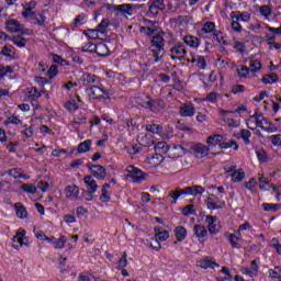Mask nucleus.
<instances>
[{
  "label": "nucleus",
  "mask_w": 281,
  "mask_h": 281,
  "mask_svg": "<svg viewBox=\"0 0 281 281\" xmlns=\"http://www.w3.org/2000/svg\"><path fill=\"white\" fill-rule=\"evenodd\" d=\"M193 150L198 157H207V155H210V148L203 144L194 145Z\"/></svg>",
  "instance_id": "obj_25"
},
{
  "label": "nucleus",
  "mask_w": 281,
  "mask_h": 281,
  "mask_svg": "<svg viewBox=\"0 0 281 281\" xmlns=\"http://www.w3.org/2000/svg\"><path fill=\"white\" fill-rule=\"evenodd\" d=\"M173 232L178 243H181L188 238V229H186L183 226H177Z\"/></svg>",
  "instance_id": "obj_21"
},
{
  "label": "nucleus",
  "mask_w": 281,
  "mask_h": 281,
  "mask_svg": "<svg viewBox=\"0 0 281 281\" xmlns=\"http://www.w3.org/2000/svg\"><path fill=\"white\" fill-rule=\"evenodd\" d=\"M95 54H98V56H109V46H106L103 42L97 44L95 48H94Z\"/></svg>",
  "instance_id": "obj_33"
},
{
  "label": "nucleus",
  "mask_w": 281,
  "mask_h": 281,
  "mask_svg": "<svg viewBox=\"0 0 281 281\" xmlns=\"http://www.w3.org/2000/svg\"><path fill=\"white\" fill-rule=\"evenodd\" d=\"M262 207L265 212H278L280 210L281 204H269V203H263Z\"/></svg>",
  "instance_id": "obj_52"
},
{
  "label": "nucleus",
  "mask_w": 281,
  "mask_h": 281,
  "mask_svg": "<svg viewBox=\"0 0 281 281\" xmlns=\"http://www.w3.org/2000/svg\"><path fill=\"white\" fill-rule=\"evenodd\" d=\"M166 40L156 34L151 37L150 41V52L155 63H161V59L166 55Z\"/></svg>",
  "instance_id": "obj_2"
},
{
  "label": "nucleus",
  "mask_w": 281,
  "mask_h": 281,
  "mask_svg": "<svg viewBox=\"0 0 281 281\" xmlns=\"http://www.w3.org/2000/svg\"><path fill=\"white\" fill-rule=\"evenodd\" d=\"M8 74H14V68L12 66L0 65V80L5 78Z\"/></svg>",
  "instance_id": "obj_43"
},
{
  "label": "nucleus",
  "mask_w": 281,
  "mask_h": 281,
  "mask_svg": "<svg viewBox=\"0 0 281 281\" xmlns=\"http://www.w3.org/2000/svg\"><path fill=\"white\" fill-rule=\"evenodd\" d=\"M5 29L8 30V32L16 34L19 32H23V24H21V22H19L18 20L11 19L5 22Z\"/></svg>",
  "instance_id": "obj_9"
},
{
  "label": "nucleus",
  "mask_w": 281,
  "mask_h": 281,
  "mask_svg": "<svg viewBox=\"0 0 281 281\" xmlns=\"http://www.w3.org/2000/svg\"><path fill=\"white\" fill-rule=\"evenodd\" d=\"M31 21H36L37 25H43L45 23V16L43 15V13L34 12Z\"/></svg>",
  "instance_id": "obj_54"
},
{
  "label": "nucleus",
  "mask_w": 281,
  "mask_h": 281,
  "mask_svg": "<svg viewBox=\"0 0 281 281\" xmlns=\"http://www.w3.org/2000/svg\"><path fill=\"white\" fill-rule=\"evenodd\" d=\"M183 41L187 45H189V47H193L194 49H196V47H199V45H201V40H199V37H194L192 35H186L183 37Z\"/></svg>",
  "instance_id": "obj_27"
},
{
  "label": "nucleus",
  "mask_w": 281,
  "mask_h": 281,
  "mask_svg": "<svg viewBox=\"0 0 281 281\" xmlns=\"http://www.w3.org/2000/svg\"><path fill=\"white\" fill-rule=\"evenodd\" d=\"M162 161L164 156L160 154H155L154 156L147 158V164H149L151 168H157V166H161Z\"/></svg>",
  "instance_id": "obj_24"
},
{
  "label": "nucleus",
  "mask_w": 281,
  "mask_h": 281,
  "mask_svg": "<svg viewBox=\"0 0 281 281\" xmlns=\"http://www.w3.org/2000/svg\"><path fill=\"white\" fill-rule=\"evenodd\" d=\"M66 199H78L80 194V188L76 184H70L65 188Z\"/></svg>",
  "instance_id": "obj_14"
},
{
  "label": "nucleus",
  "mask_w": 281,
  "mask_h": 281,
  "mask_svg": "<svg viewBox=\"0 0 281 281\" xmlns=\"http://www.w3.org/2000/svg\"><path fill=\"white\" fill-rule=\"evenodd\" d=\"M97 44L93 42H88L83 47H81V52H95Z\"/></svg>",
  "instance_id": "obj_63"
},
{
  "label": "nucleus",
  "mask_w": 281,
  "mask_h": 281,
  "mask_svg": "<svg viewBox=\"0 0 281 281\" xmlns=\"http://www.w3.org/2000/svg\"><path fill=\"white\" fill-rule=\"evenodd\" d=\"M151 101L153 98H150V95L148 94H140L135 98L136 104H138V106H142L143 109H150Z\"/></svg>",
  "instance_id": "obj_13"
},
{
  "label": "nucleus",
  "mask_w": 281,
  "mask_h": 281,
  "mask_svg": "<svg viewBox=\"0 0 281 281\" xmlns=\"http://www.w3.org/2000/svg\"><path fill=\"white\" fill-rule=\"evenodd\" d=\"M87 92L89 93L90 98H93V100H102V98L106 95V91L98 86L87 88Z\"/></svg>",
  "instance_id": "obj_10"
},
{
  "label": "nucleus",
  "mask_w": 281,
  "mask_h": 281,
  "mask_svg": "<svg viewBox=\"0 0 281 281\" xmlns=\"http://www.w3.org/2000/svg\"><path fill=\"white\" fill-rule=\"evenodd\" d=\"M8 175L9 177H13V179H30V177L23 175V169L21 168L9 169Z\"/></svg>",
  "instance_id": "obj_30"
},
{
  "label": "nucleus",
  "mask_w": 281,
  "mask_h": 281,
  "mask_svg": "<svg viewBox=\"0 0 281 281\" xmlns=\"http://www.w3.org/2000/svg\"><path fill=\"white\" fill-rule=\"evenodd\" d=\"M233 183H240L245 179V170L237 169L231 175Z\"/></svg>",
  "instance_id": "obj_31"
},
{
  "label": "nucleus",
  "mask_w": 281,
  "mask_h": 281,
  "mask_svg": "<svg viewBox=\"0 0 281 281\" xmlns=\"http://www.w3.org/2000/svg\"><path fill=\"white\" fill-rule=\"evenodd\" d=\"M21 190H23V192H27V194H36L37 192L36 186L32 183H23L21 186Z\"/></svg>",
  "instance_id": "obj_42"
},
{
  "label": "nucleus",
  "mask_w": 281,
  "mask_h": 281,
  "mask_svg": "<svg viewBox=\"0 0 281 281\" xmlns=\"http://www.w3.org/2000/svg\"><path fill=\"white\" fill-rule=\"evenodd\" d=\"M79 82H83V85H98V78L95 75L89 72H82L79 77Z\"/></svg>",
  "instance_id": "obj_16"
},
{
  "label": "nucleus",
  "mask_w": 281,
  "mask_h": 281,
  "mask_svg": "<svg viewBox=\"0 0 281 281\" xmlns=\"http://www.w3.org/2000/svg\"><path fill=\"white\" fill-rule=\"evenodd\" d=\"M14 207L18 218H25L27 216V209H25L21 202L15 203Z\"/></svg>",
  "instance_id": "obj_34"
},
{
  "label": "nucleus",
  "mask_w": 281,
  "mask_h": 281,
  "mask_svg": "<svg viewBox=\"0 0 281 281\" xmlns=\"http://www.w3.org/2000/svg\"><path fill=\"white\" fill-rule=\"evenodd\" d=\"M128 255L126 252H123L122 257L120 258V260L117 261V269H125V267L128 266V259H127Z\"/></svg>",
  "instance_id": "obj_51"
},
{
  "label": "nucleus",
  "mask_w": 281,
  "mask_h": 281,
  "mask_svg": "<svg viewBox=\"0 0 281 281\" xmlns=\"http://www.w3.org/2000/svg\"><path fill=\"white\" fill-rule=\"evenodd\" d=\"M169 157L179 158L183 157L186 155L184 149L181 147V145H175L173 147H170L168 149Z\"/></svg>",
  "instance_id": "obj_20"
},
{
  "label": "nucleus",
  "mask_w": 281,
  "mask_h": 281,
  "mask_svg": "<svg viewBox=\"0 0 281 281\" xmlns=\"http://www.w3.org/2000/svg\"><path fill=\"white\" fill-rule=\"evenodd\" d=\"M158 27L157 25H150V26H142L140 32H145L147 36H153L155 32H157Z\"/></svg>",
  "instance_id": "obj_55"
},
{
  "label": "nucleus",
  "mask_w": 281,
  "mask_h": 281,
  "mask_svg": "<svg viewBox=\"0 0 281 281\" xmlns=\"http://www.w3.org/2000/svg\"><path fill=\"white\" fill-rule=\"evenodd\" d=\"M220 95L218 92H211L205 97V101L214 103L218 100Z\"/></svg>",
  "instance_id": "obj_61"
},
{
  "label": "nucleus",
  "mask_w": 281,
  "mask_h": 281,
  "mask_svg": "<svg viewBox=\"0 0 281 281\" xmlns=\"http://www.w3.org/2000/svg\"><path fill=\"white\" fill-rule=\"evenodd\" d=\"M270 140L274 146H281V134L271 135Z\"/></svg>",
  "instance_id": "obj_64"
},
{
  "label": "nucleus",
  "mask_w": 281,
  "mask_h": 281,
  "mask_svg": "<svg viewBox=\"0 0 281 281\" xmlns=\"http://www.w3.org/2000/svg\"><path fill=\"white\" fill-rule=\"evenodd\" d=\"M262 69V64L258 59H250L248 70L250 74H256Z\"/></svg>",
  "instance_id": "obj_35"
},
{
  "label": "nucleus",
  "mask_w": 281,
  "mask_h": 281,
  "mask_svg": "<svg viewBox=\"0 0 281 281\" xmlns=\"http://www.w3.org/2000/svg\"><path fill=\"white\" fill-rule=\"evenodd\" d=\"M237 74L240 76V78H247V76H249L250 71H249V67L247 66H240L237 69Z\"/></svg>",
  "instance_id": "obj_59"
},
{
  "label": "nucleus",
  "mask_w": 281,
  "mask_h": 281,
  "mask_svg": "<svg viewBox=\"0 0 281 281\" xmlns=\"http://www.w3.org/2000/svg\"><path fill=\"white\" fill-rule=\"evenodd\" d=\"M83 182L87 186L88 192H90V194H95V192L98 191V183L95 182V180L93 179V177L91 176H86L83 178Z\"/></svg>",
  "instance_id": "obj_17"
},
{
  "label": "nucleus",
  "mask_w": 281,
  "mask_h": 281,
  "mask_svg": "<svg viewBox=\"0 0 281 281\" xmlns=\"http://www.w3.org/2000/svg\"><path fill=\"white\" fill-rule=\"evenodd\" d=\"M232 146H235L234 150H238V143H236L233 139H229V140H226V142H222L220 144V148H222V149L232 148Z\"/></svg>",
  "instance_id": "obj_46"
},
{
  "label": "nucleus",
  "mask_w": 281,
  "mask_h": 281,
  "mask_svg": "<svg viewBox=\"0 0 281 281\" xmlns=\"http://www.w3.org/2000/svg\"><path fill=\"white\" fill-rule=\"evenodd\" d=\"M87 168L92 172L93 177L99 181L106 179V169L102 165H87Z\"/></svg>",
  "instance_id": "obj_6"
},
{
  "label": "nucleus",
  "mask_w": 281,
  "mask_h": 281,
  "mask_svg": "<svg viewBox=\"0 0 281 281\" xmlns=\"http://www.w3.org/2000/svg\"><path fill=\"white\" fill-rule=\"evenodd\" d=\"M162 128L164 127H161V125H159V124L146 125L147 133H153L154 135H159V133H161Z\"/></svg>",
  "instance_id": "obj_39"
},
{
  "label": "nucleus",
  "mask_w": 281,
  "mask_h": 281,
  "mask_svg": "<svg viewBox=\"0 0 281 281\" xmlns=\"http://www.w3.org/2000/svg\"><path fill=\"white\" fill-rule=\"evenodd\" d=\"M199 267H201L202 269H214V267H218V263L214 261V258L206 257L203 260L199 261Z\"/></svg>",
  "instance_id": "obj_19"
},
{
  "label": "nucleus",
  "mask_w": 281,
  "mask_h": 281,
  "mask_svg": "<svg viewBox=\"0 0 281 281\" xmlns=\"http://www.w3.org/2000/svg\"><path fill=\"white\" fill-rule=\"evenodd\" d=\"M127 155H139L142 153V147L137 145H127L125 146Z\"/></svg>",
  "instance_id": "obj_44"
},
{
  "label": "nucleus",
  "mask_w": 281,
  "mask_h": 281,
  "mask_svg": "<svg viewBox=\"0 0 281 281\" xmlns=\"http://www.w3.org/2000/svg\"><path fill=\"white\" fill-rule=\"evenodd\" d=\"M187 54L188 50L186 49V45H183V43H178L169 49L171 60H184Z\"/></svg>",
  "instance_id": "obj_3"
},
{
  "label": "nucleus",
  "mask_w": 281,
  "mask_h": 281,
  "mask_svg": "<svg viewBox=\"0 0 281 281\" xmlns=\"http://www.w3.org/2000/svg\"><path fill=\"white\" fill-rule=\"evenodd\" d=\"M155 236H156V240H158V243H166V239L170 238V233H168V231H166V229L156 227Z\"/></svg>",
  "instance_id": "obj_22"
},
{
  "label": "nucleus",
  "mask_w": 281,
  "mask_h": 281,
  "mask_svg": "<svg viewBox=\"0 0 281 281\" xmlns=\"http://www.w3.org/2000/svg\"><path fill=\"white\" fill-rule=\"evenodd\" d=\"M203 192H205V189L202 186L189 187V196H198V194H203Z\"/></svg>",
  "instance_id": "obj_37"
},
{
  "label": "nucleus",
  "mask_w": 281,
  "mask_h": 281,
  "mask_svg": "<svg viewBox=\"0 0 281 281\" xmlns=\"http://www.w3.org/2000/svg\"><path fill=\"white\" fill-rule=\"evenodd\" d=\"M234 113L232 110H220V115L222 121L227 124L228 128H238L240 124L234 119L227 117L229 114Z\"/></svg>",
  "instance_id": "obj_7"
},
{
  "label": "nucleus",
  "mask_w": 281,
  "mask_h": 281,
  "mask_svg": "<svg viewBox=\"0 0 281 281\" xmlns=\"http://www.w3.org/2000/svg\"><path fill=\"white\" fill-rule=\"evenodd\" d=\"M261 81L265 85H273V82H278V75L276 74H270V75H266L262 77Z\"/></svg>",
  "instance_id": "obj_40"
},
{
  "label": "nucleus",
  "mask_w": 281,
  "mask_h": 281,
  "mask_svg": "<svg viewBox=\"0 0 281 281\" xmlns=\"http://www.w3.org/2000/svg\"><path fill=\"white\" fill-rule=\"evenodd\" d=\"M206 207L207 210H223L225 207V202H214V199L209 198L206 200Z\"/></svg>",
  "instance_id": "obj_29"
},
{
  "label": "nucleus",
  "mask_w": 281,
  "mask_h": 281,
  "mask_svg": "<svg viewBox=\"0 0 281 281\" xmlns=\"http://www.w3.org/2000/svg\"><path fill=\"white\" fill-rule=\"evenodd\" d=\"M46 76L52 80L58 76V66L52 65L48 70H46Z\"/></svg>",
  "instance_id": "obj_49"
},
{
  "label": "nucleus",
  "mask_w": 281,
  "mask_h": 281,
  "mask_svg": "<svg viewBox=\"0 0 281 281\" xmlns=\"http://www.w3.org/2000/svg\"><path fill=\"white\" fill-rule=\"evenodd\" d=\"M126 172H128L126 178L132 179L133 183H139L146 179L144 171L133 165L126 167Z\"/></svg>",
  "instance_id": "obj_4"
},
{
  "label": "nucleus",
  "mask_w": 281,
  "mask_h": 281,
  "mask_svg": "<svg viewBox=\"0 0 281 281\" xmlns=\"http://www.w3.org/2000/svg\"><path fill=\"white\" fill-rule=\"evenodd\" d=\"M245 86L244 85H239V83H237V85H234V86H232L231 87V93H234V94H236V93H245Z\"/></svg>",
  "instance_id": "obj_57"
},
{
  "label": "nucleus",
  "mask_w": 281,
  "mask_h": 281,
  "mask_svg": "<svg viewBox=\"0 0 281 281\" xmlns=\"http://www.w3.org/2000/svg\"><path fill=\"white\" fill-rule=\"evenodd\" d=\"M193 234L196 238H205V236H207V228L201 224H195L193 226Z\"/></svg>",
  "instance_id": "obj_28"
},
{
  "label": "nucleus",
  "mask_w": 281,
  "mask_h": 281,
  "mask_svg": "<svg viewBox=\"0 0 281 281\" xmlns=\"http://www.w3.org/2000/svg\"><path fill=\"white\" fill-rule=\"evenodd\" d=\"M240 137L246 146H249V144H251V140H249V138L251 137V133L249 132V130H241Z\"/></svg>",
  "instance_id": "obj_48"
},
{
  "label": "nucleus",
  "mask_w": 281,
  "mask_h": 281,
  "mask_svg": "<svg viewBox=\"0 0 281 281\" xmlns=\"http://www.w3.org/2000/svg\"><path fill=\"white\" fill-rule=\"evenodd\" d=\"M40 97H41V92H38V89L32 88L29 91L27 100H29V102H36Z\"/></svg>",
  "instance_id": "obj_38"
},
{
  "label": "nucleus",
  "mask_w": 281,
  "mask_h": 281,
  "mask_svg": "<svg viewBox=\"0 0 281 281\" xmlns=\"http://www.w3.org/2000/svg\"><path fill=\"white\" fill-rule=\"evenodd\" d=\"M218 217L214 215H206L205 223H207L209 234L216 235L221 232V226L216 224Z\"/></svg>",
  "instance_id": "obj_8"
},
{
  "label": "nucleus",
  "mask_w": 281,
  "mask_h": 281,
  "mask_svg": "<svg viewBox=\"0 0 281 281\" xmlns=\"http://www.w3.org/2000/svg\"><path fill=\"white\" fill-rule=\"evenodd\" d=\"M215 29L216 24H214V22H206L202 27V32H204V34H211V32H214Z\"/></svg>",
  "instance_id": "obj_53"
},
{
  "label": "nucleus",
  "mask_w": 281,
  "mask_h": 281,
  "mask_svg": "<svg viewBox=\"0 0 281 281\" xmlns=\"http://www.w3.org/2000/svg\"><path fill=\"white\" fill-rule=\"evenodd\" d=\"M12 46H4L0 52L1 56H5L7 58H12Z\"/></svg>",
  "instance_id": "obj_62"
},
{
  "label": "nucleus",
  "mask_w": 281,
  "mask_h": 281,
  "mask_svg": "<svg viewBox=\"0 0 281 281\" xmlns=\"http://www.w3.org/2000/svg\"><path fill=\"white\" fill-rule=\"evenodd\" d=\"M181 212H182L183 216H190V215L194 214V204H188V205L183 206Z\"/></svg>",
  "instance_id": "obj_56"
},
{
  "label": "nucleus",
  "mask_w": 281,
  "mask_h": 281,
  "mask_svg": "<svg viewBox=\"0 0 281 281\" xmlns=\"http://www.w3.org/2000/svg\"><path fill=\"white\" fill-rule=\"evenodd\" d=\"M66 243H67V238L65 236H60L55 241V249H63Z\"/></svg>",
  "instance_id": "obj_60"
},
{
  "label": "nucleus",
  "mask_w": 281,
  "mask_h": 281,
  "mask_svg": "<svg viewBox=\"0 0 281 281\" xmlns=\"http://www.w3.org/2000/svg\"><path fill=\"white\" fill-rule=\"evenodd\" d=\"M162 10H166V4L164 3V0H154L149 4V12L150 14H154V16H157L159 12H162Z\"/></svg>",
  "instance_id": "obj_11"
},
{
  "label": "nucleus",
  "mask_w": 281,
  "mask_h": 281,
  "mask_svg": "<svg viewBox=\"0 0 281 281\" xmlns=\"http://www.w3.org/2000/svg\"><path fill=\"white\" fill-rule=\"evenodd\" d=\"M165 106H166V104L164 103V101L161 99H156V100L151 99L149 110H151L153 113H159V111H164Z\"/></svg>",
  "instance_id": "obj_23"
},
{
  "label": "nucleus",
  "mask_w": 281,
  "mask_h": 281,
  "mask_svg": "<svg viewBox=\"0 0 281 281\" xmlns=\"http://www.w3.org/2000/svg\"><path fill=\"white\" fill-rule=\"evenodd\" d=\"M221 142H223V136L221 134L209 136L206 139L209 146H216L217 144L221 145Z\"/></svg>",
  "instance_id": "obj_36"
},
{
  "label": "nucleus",
  "mask_w": 281,
  "mask_h": 281,
  "mask_svg": "<svg viewBox=\"0 0 281 281\" xmlns=\"http://www.w3.org/2000/svg\"><path fill=\"white\" fill-rule=\"evenodd\" d=\"M231 27L234 32L240 33L243 32V26L240 25V22L237 19H234L231 23Z\"/></svg>",
  "instance_id": "obj_58"
},
{
  "label": "nucleus",
  "mask_w": 281,
  "mask_h": 281,
  "mask_svg": "<svg viewBox=\"0 0 281 281\" xmlns=\"http://www.w3.org/2000/svg\"><path fill=\"white\" fill-rule=\"evenodd\" d=\"M109 25H111V21H109V19H103L101 23L98 24L97 30L101 32V34H104Z\"/></svg>",
  "instance_id": "obj_50"
},
{
  "label": "nucleus",
  "mask_w": 281,
  "mask_h": 281,
  "mask_svg": "<svg viewBox=\"0 0 281 281\" xmlns=\"http://www.w3.org/2000/svg\"><path fill=\"white\" fill-rule=\"evenodd\" d=\"M228 240L234 249H240V239L238 238V236L231 234L228 236Z\"/></svg>",
  "instance_id": "obj_47"
},
{
  "label": "nucleus",
  "mask_w": 281,
  "mask_h": 281,
  "mask_svg": "<svg viewBox=\"0 0 281 281\" xmlns=\"http://www.w3.org/2000/svg\"><path fill=\"white\" fill-rule=\"evenodd\" d=\"M194 105L192 103H184L180 106L181 117H194Z\"/></svg>",
  "instance_id": "obj_12"
},
{
  "label": "nucleus",
  "mask_w": 281,
  "mask_h": 281,
  "mask_svg": "<svg viewBox=\"0 0 281 281\" xmlns=\"http://www.w3.org/2000/svg\"><path fill=\"white\" fill-rule=\"evenodd\" d=\"M91 150V140L87 139L79 144L78 153H89Z\"/></svg>",
  "instance_id": "obj_45"
},
{
  "label": "nucleus",
  "mask_w": 281,
  "mask_h": 281,
  "mask_svg": "<svg viewBox=\"0 0 281 281\" xmlns=\"http://www.w3.org/2000/svg\"><path fill=\"white\" fill-rule=\"evenodd\" d=\"M133 8H135V4H114L112 9L117 14H121V16H125V19H128V16H133Z\"/></svg>",
  "instance_id": "obj_5"
},
{
  "label": "nucleus",
  "mask_w": 281,
  "mask_h": 281,
  "mask_svg": "<svg viewBox=\"0 0 281 281\" xmlns=\"http://www.w3.org/2000/svg\"><path fill=\"white\" fill-rule=\"evenodd\" d=\"M13 243H19L21 245V247H23V245H25L26 247H29L30 245L27 243H25V229L23 228H19L16 231L15 236H13L12 238Z\"/></svg>",
  "instance_id": "obj_18"
},
{
  "label": "nucleus",
  "mask_w": 281,
  "mask_h": 281,
  "mask_svg": "<svg viewBox=\"0 0 281 281\" xmlns=\"http://www.w3.org/2000/svg\"><path fill=\"white\" fill-rule=\"evenodd\" d=\"M12 43L16 45V47H25L27 41L25 40V37H23V35H16L13 36Z\"/></svg>",
  "instance_id": "obj_41"
},
{
  "label": "nucleus",
  "mask_w": 281,
  "mask_h": 281,
  "mask_svg": "<svg viewBox=\"0 0 281 281\" xmlns=\"http://www.w3.org/2000/svg\"><path fill=\"white\" fill-rule=\"evenodd\" d=\"M109 188H111V184L105 183L101 189L100 201H102V203H109V201H111V195H109Z\"/></svg>",
  "instance_id": "obj_32"
},
{
  "label": "nucleus",
  "mask_w": 281,
  "mask_h": 281,
  "mask_svg": "<svg viewBox=\"0 0 281 281\" xmlns=\"http://www.w3.org/2000/svg\"><path fill=\"white\" fill-rule=\"evenodd\" d=\"M246 124L250 131H256L260 128L266 131V133H277L278 127L273 123L269 122L262 114L255 113L246 120Z\"/></svg>",
  "instance_id": "obj_1"
},
{
  "label": "nucleus",
  "mask_w": 281,
  "mask_h": 281,
  "mask_svg": "<svg viewBox=\"0 0 281 281\" xmlns=\"http://www.w3.org/2000/svg\"><path fill=\"white\" fill-rule=\"evenodd\" d=\"M231 19L232 21L236 19L237 21H239V23H248V21L251 19V15L247 12L240 13V11H233L231 13Z\"/></svg>",
  "instance_id": "obj_15"
},
{
  "label": "nucleus",
  "mask_w": 281,
  "mask_h": 281,
  "mask_svg": "<svg viewBox=\"0 0 281 281\" xmlns=\"http://www.w3.org/2000/svg\"><path fill=\"white\" fill-rule=\"evenodd\" d=\"M259 13L263 19H266V21H269L271 14H273V7L270 4H263L259 8Z\"/></svg>",
  "instance_id": "obj_26"
}]
</instances>
